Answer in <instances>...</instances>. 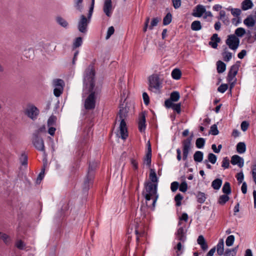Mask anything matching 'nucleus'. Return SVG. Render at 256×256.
<instances>
[{"label": "nucleus", "instance_id": "21", "mask_svg": "<svg viewBox=\"0 0 256 256\" xmlns=\"http://www.w3.org/2000/svg\"><path fill=\"white\" fill-rule=\"evenodd\" d=\"M254 6L251 0H244L242 2V9L243 10H246L251 9Z\"/></svg>", "mask_w": 256, "mask_h": 256}, {"label": "nucleus", "instance_id": "3", "mask_svg": "<svg viewBox=\"0 0 256 256\" xmlns=\"http://www.w3.org/2000/svg\"><path fill=\"white\" fill-rule=\"evenodd\" d=\"M97 166L98 162H90L88 163V168L87 174L84 179L82 186V190L85 194L87 193L90 184H92L93 180L94 178L95 170Z\"/></svg>", "mask_w": 256, "mask_h": 256}, {"label": "nucleus", "instance_id": "57", "mask_svg": "<svg viewBox=\"0 0 256 256\" xmlns=\"http://www.w3.org/2000/svg\"><path fill=\"white\" fill-rule=\"evenodd\" d=\"M142 98L144 102V104L148 106L150 104V98L146 92H144L142 94Z\"/></svg>", "mask_w": 256, "mask_h": 256}, {"label": "nucleus", "instance_id": "64", "mask_svg": "<svg viewBox=\"0 0 256 256\" xmlns=\"http://www.w3.org/2000/svg\"><path fill=\"white\" fill-rule=\"evenodd\" d=\"M193 138V134L192 133L191 135L187 138L186 140H184L182 142V144H186L189 146H190L191 141Z\"/></svg>", "mask_w": 256, "mask_h": 256}, {"label": "nucleus", "instance_id": "50", "mask_svg": "<svg viewBox=\"0 0 256 256\" xmlns=\"http://www.w3.org/2000/svg\"><path fill=\"white\" fill-rule=\"evenodd\" d=\"M63 92V87H55L54 90V94L56 97H59Z\"/></svg>", "mask_w": 256, "mask_h": 256}, {"label": "nucleus", "instance_id": "12", "mask_svg": "<svg viewBox=\"0 0 256 256\" xmlns=\"http://www.w3.org/2000/svg\"><path fill=\"white\" fill-rule=\"evenodd\" d=\"M239 65L235 64L231 66L230 70L228 72L227 80L228 82L233 80L234 78L237 74L238 70Z\"/></svg>", "mask_w": 256, "mask_h": 256}, {"label": "nucleus", "instance_id": "45", "mask_svg": "<svg viewBox=\"0 0 256 256\" xmlns=\"http://www.w3.org/2000/svg\"><path fill=\"white\" fill-rule=\"evenodd\" d=\"M234 241V236L233 235H230V236H228L226 239V245L228 246H230L233 244Z\"/></svg>", "mask_w": 256, "mask_h": 256}, {"label": "nucleus", "instance_id": "54", "mask_svg": "<svg viewBox=\"0 0 256 256\" xmlns=\"http://www.w3.org/2000/svg\"><path fill=\"white\" fill-rule=\"evenodd\" d=\"M114 27L113 26H111L109 27L108 30V31H107L106 39V40L109 39L110 38V37L114 34Z\"/></svg>", "mask_w": 256, "mask_h": 256}, {"label": "nucleus", "instance_id": "13", "mask_svg": "<svg viewBox=\"0 0 256 256\" xmlns=\"http://www.w3.org/2000/svg\"><path fill=\"white\" fill-rule=\"evenodd\" d=\"M206 12L205 7L201 4L197 5L193 10L192 15L195 17L200 18Z\"/></svg>", "mask_w": 256, "mask_h": 256}, {"label": "nucleus", "instance_id": "34", "mask_svg": "<svg viewBox=\"0 0 256 256\" xmlns=\"http://www.w3.org/2000/svg\"><path fill=\"white\" fill-rule=\"evenodd\" d=\"M246 33V30L243 28H238L234 32V35L238 38V37H242Z\"/></svg>", "mask_w": 256, "mask_h": 256}, {"label": "nucleus", "instance_id": "55", "mask_svg": "<svg viewBox=\"0 0 256 256\" xmlns=\"http://www.w3.org/2000/svg\"><path fill=\"white\" fill-rule=\"evenodd\" d=\"M230 11L233 16L240 17L239 16L241 14V10L240 9L230 8Z\"/></svg>", "mask_w": 256, "mask_h": 256}, {"label": "nucleus", "instance_id": "17", "mask_svg": "<svg viewBox=\"0 0 256 256\" xmlns=\"http://www.w3.org/2000/svg\"><path fill=\"white\" fill-rule=\"evenodd\" d=\"M114 132L116 136L118 138H121L123 140H125L128 136V129H116Z\"/></svg>", "mask_w": 256, "mask_h": 256}, {"label": "nucleus", "instance_id": "32", "mask_svg": "<svg viewBox=\"0 0 256 256\" xmlns=\"http://www.w3.org/2000/svg\"><path fill=\"white\" fill-rule=\"evenodd\" d=\"M204 154L200 151H196L194 155V159L196 162H200L203 160Z\"/></svg>", "mask_w": 256, "mask_h": 256}, {"label": "nucleus", "instance_id": "9", "mask_svg": "<svg viewBox=\"0 0 256 256\" xmlns=\"http://www.w3.org/2000/svg\"><path fill=\"white\" fill-rule=\"evenodd\" d=\"M24 113L28 118L34 120L39 114L40 110L36 106L31 105L26 110Z\"/></svg>", "mask_w": 256, "mask_h": 256}, {"label": "nucleus", "instance_id": "53", "mask_svg": "<svg viewBox=\"0 0 256 256\" xmlns=\"http://www.w3.org/2000/svg\"><path fill=\"white\" fill-rule=\"evenodd\" d=\"M188 190V184L186 181L182 182L180 184H179V190L182 192H185Z\"/></svg>", "mask_w": 256, "mask_h": 256}, {"label": "nucleus", "instance_id": "63", "mask_svg": "<svg viewBox=\"0 0 256 256\" xmlns=\"http://www.w3.org/2000/svg\"><path fill=\"white\" fill-rule=\"evenodd\" d=\"M211 41L212 42H220V38L218 37V34H214L212 35L210 38Z\"/></svg>", "mask_w": 256, "mask_h": 256}, {"label": "nucleus", "instance_id": "38", "mask_svg": "<svg viewBox=\"0 0 256 256\" xmlns=\"http://www.w3.org/2000/svg\"><path fill=\"white\" fill-rule=\"evenodd\" d=\"M0 239H1L6 244H8L10 240V238L8 235L0 232Z\"/></svg>", "mask_w": 256, "mask_h": 256}, {"label": "nucleus", "instance_id": "41", "mask_svg": "<svg viewBox=\"0 0 256 256\" xmlns=\"http://www.w3.org/2000/svg\"><path fill=\"white\" fill-rule=\"evenodd\" d=\"M205 144V140L204 138H200L196 139V146L198 148L204 147Z\"/></svg>", "mask_w": 256, "mask_h": 256}, {"label": "nucleus", "instance_id": "16", "mask_svg": "<svg viewBox=\"0 0 256 256\" xmlns=\"http://www.w3.org/2000/svg\"><path fill=\"white\" fill-rule=\"evenodd\" d=\"M256 22V20L252 15L248 16L244 20V24L248 28L253 27Z\"/></svg>", "mask_w": 256, "mask_h": 256}, {"label": "nucleus", "instance_id": "18", "mask_svg": "<svg viewBox=\"0 0 256 256\" xmlns=\"http://www.w3.org/2000/svg\"><path fill=\"white\" fill-rule=\"evenodd\" d=\"M176 236L177 238L180 242H184L186 239V232L184 231V229L182 227L180 228L176 232Z\"/></svg>", "mask_w": 256, "mask_h": 256}, {"label": "nucleus", "instance_id": "22", "mask_svg": "<svg viewBox=\"0 0 256 256\" xmlns=\"http://www.w3.org/2000/svg\"><path fill=\"white\" fill-rule=\"evenodd\" d=\"M216 70L218 74H222L224 72L226 69V64L224 62H222V60H218L216 62Z\"/></svg>", "mask_w": 256, "mask_h": 256}, {"label": "nucleus", "instance_id": "24", "mask_svg": "<svg viewBox=\"0 0 256 256\" xmlns=\"http://www.w3.org/2000/svg\"><path fill=\"white\" fill-rule=\"evenodd\" d=\"M56 116L54 115H52L48 120V128H54V126H56Z\"/></svg>", "mask_w": 256, "mask_h": 256}, {"label": "nucleus", "instance_id": "35", "mask_svg": "<svg viewBox=\"0 0 256 256\" xmlns=\"http://www.w3.org/2000/svg\"><path fill=\"white\" fill-rule=\"evenodd\" d=\"M197 201L200 204L204 203L206 200V194L204 192H198L196 194Z\"/></svg>", "mask_w": 256, "mask_h": 256}, {"label": "nucleus", "instance_id": "7", "mask_svg": "<svg viewBox=\"0 0 256 256\" xmlns=\"http://www.w3.org/2000/svg\"><path fill=\"white\" fill-rule=\"evenodd\" d=\"M240 40L234 34H230L228 36L226 40V44L228 48L234 50H236L240 45Z\"/></svg>", "mask_w": 256, "mask_h": 256}, {"label": "nucleus", "instance_id": "2", "mask_svg": "<svg viewBox=\"0 0 256 256\" xmlns=\"http://www.w3.org/2000/svg\"><path fill=\"white\" fill-rule=\"evenodd\" d=\"M94 0H92L91 4L89 8L88 12L86 17L84 15L82 14L80 16L78 24V29L80 32L86 34L88 31V26L92 18L94 12Z\"/></svg>", "mask_w": 256, "mask_h": 256}, {"label": "nucleus", "instance_id": "15", "mask_svg": "<svg viewBox=\"0 0 256 256\" xmlns=\"http://www.w3.org/2000/svg\"><path fill=\"white\" fill-rule=\"evenodd\" d=\"M146 112H142L139 114L138 124V128H146Z\"/></svg>", "mask_w": 256, "mask_h": 256}, {"label": "nucleus", "instance_id": "51", "mask_svg": "<svg viewBox=\"0 0 256 256\" xmlns=\"http://www.w3.org/2000/svg\"><path fill=\"white\" fill-rule=\"evenodd\" d=\"M222 166L224 169L228 168L230 167V160L228 157L223 158Z\"/></svg>", "mask_w": 256, "mask_h": 256}, {"label": "nucleus", "instance_id": "20", "mask_svg": "<svg viewBox=\"0 0 256 256\" xmlns=\"http://www.w3.org/2000/svg\"><path fill=\"white\" fill-rule=\"evenodd\" d=\"M165 106L168 108H172L174 112H176L177 114H180L181 112V103L174 104L172 103L170 104H164Z\"/></svg>", "mask_w": 256, "mask_h": 256}, {"label": "nucleus", "instance_id": "40", "mask_svg": "<svg viewBox=\"0 0 256 256\" xmlns=\"http://www.w3.org/2000/svg\"><path fill=\"white\" fill-rule=\"evenodd\" d=\"M151 161H152V152H147L145 158H144V162L146 163V164L150 167L151 166Z\"/></svg>", "mask_w": 256, "mask_h": 256}, {"label": "nucleus", "instance_id": "49", "mask_svg": "<svg viewBox=\"0 0 256 256\" xmlns=\"http://www.w3.org/2000/svg\"><path fill=\"white\" fill-rule=\"evenodd\" d=\"M228 86L226 84H222L218 88V91L221 93L224 92L228 88Z\"/></svg>", "mask_w": 256, "mask_h": 256}, {"label": "nucleus", "instance_id": "42", "mask_svg": "<svg viewBox=\"0 0 256 256\" xmlns=\"http://www.w3.org/2000/svg\"><path fill=\"white\" fill-rule=\"evenodd\" d=\"M222 55L224 60L226 62H229L232 58V54L230 52H222Z\"/></svg>", "mask_w": 256, "mask_h": 256}, {"label": "nucleus", "instance_id": "5", "mask_svg": "<svg viewBox=\"0 0 256 256\" xmlns=\"http://www.w3.org/2000/svg\"><path fill=\"white\" fill-rule=\"evenodd\" d=\"M124 106V104H120L119 106L120 110L116 118V120L120 122L118 128H127L125 119L128 116L130 107L128 106V103H126Z\"/></svg>", "mask_w": 256, "mask_h": 256}, {"label": "nucleus", "instance_id": "8", "mask_svg": "<svg viewBox=\"0 0 256 256\" xmlns=\"http://www.w3.org/2000/svg\"><path fill=\"white\" fill-rule=\"evenodd\" d=\"M148 90H152V88L158 90L162 88L160 82V78L157 75L152 74L148 78Z\"/></svg>", "mask_w": 256, "mask_h": 256}, {"label": "nucleus", "instance_id": "29", "mask_svg": "<svg viewBox=\"0 0 256 256\" xmlns=\"http://www.w3.org/2000/svg\"><path fill=\"white\" fill-rule=\"evenodd\" d=\"M56 22L58 24L64 28H67L68 26V22L61 16L56 17Z\"/></svg>", "mask_w": 256, "mask_h": 256}, {"label": "nucleus", "instance_id": "14", "mask_svg": "<svg viewBox=\"0 0 256 256\" xmlns=\"http://www.w3.org/2000/svg\"><path fill=\"white\" fill-rule=\"evenodd\" d=\"M230 162L232 164H237L240 168H242L244 164V159L239 156L236 154L232 156Z\"/></svg>", "mask_w": 256, "mask_h": 256}, {"label": "nucleus", "instance_id": "6", "mask_svg": "<svg viewBox=\"0 0 256 256\" xmlns=\"http://www.w3.org/2000/svg\"><path fill=\"white\" fill-rule=\"evenodd\" d=\"M144 187L147 193L156 194V198H154L152 202V206L154 207L158 198V195L157 194L158 184L147 182L144 183Z\"/></svg>", "mask_w": 256, "mask_h": 256}, {"label": "nucleus", "instance_id": "27", "mask_svg": "<svg viewBox=\"0 0 256 256\" xmlns=\"http://www.w3.org/2000/svg\"><path fill=\"white\" fill-rule=\"evenodd\" d=\"M150 180V182L158 184V178L156 174V172L154 169L150 168V173L149 176Z\"/></svg>", "mask_w": 256, "mask_h": 256}, {"label": "nucleus", "instance_id": "25", "mask_svg": "<svg viewBox=\"0 0 256 256\" xmlns=\"http://www.w3.org/2000/svg\"><path fill=\"white\" fill-rule=\"evenodd\" d=\"M222 180L220 178H216L212 182V188L216 190H218L221 187L222 184Z\"/></svg>", "mask_w": 256, "mask_h": 256}, {"label": "nucleus", "instance_id": "59", "mask_svg": "<svg viewBox=\"0 0 256 256\" xmlns=\"http://www.w3.org/2000/svg\"><path fill=\"white\" fill-rule=\"evenodd\" d=\"M183 145V155L188 156V152L190 149V146L188 144H182Z\"/></svg>", "mask_w": 256, "mask_h": 256}, {"label": "nucleus", "instance_id": "10", "mask_svg": "<svg viewBox=\"0 0 256 256\" xmlns=\"http://www.w3.org/2000/svg\"><path fill=\"white\" fill-rule=\"evenodd\" d=\"M103 11L108 17H110L112 13V0H104Z\"/></svg>", "mask_w": 256, "mask_h": 256}, {"label": "nucleus", "instance_id": "61", "mask_svg": "<svg viewBox=\"0 0 256 256\" xmlns=\"http://www.w3.org/2000/svg\"><path fill=\"white\" fill-rule=\"evenodd\" d=\"M44 170H45V168H44H44L42 169L40 172L37 178V180H36L37 183L38 182V181L40 182L42 180L44 176Z\"/></svg>", "mask_w": 256, "mask_h": 256}, {"label": "nucleus", "instance_id": "43", "mask_svg": "<svg viewBox=\"0 0 256 256\" xmlns=\"http://www.w3.org/2000/svg\"><path fill=\"white\" fill-rule=\"evenodd\" d=\"M184 197L180 194H178L174 197V200L176 202V205L177 206H180L182 204L181 201Z\"/></svg>", "mask_w": 256, "mask_h": 256}, {"label": "nucleus", "instance_id": "48", "mask_svg": "<svg viewBox=\"0 0 256 256\" xmlns=\"http://www.w3.org/2000/svg\"><path fill=\"white\" fill-rule=\"evenodd\" d=\"M252 174L253 180L256 185V161L252 167Z\"/></svg>", "mask_w": 256, "mask_h": 256}, {"label": "nucleus", "instance_id": "39", "mask_svg": "<svg viewBox=\"0 0 256 256\" xmlns=\"http://www.w3.org/2000/svg\"><path fill=\"white\" fill-rule=\"evenodd\" d=\"M82 43V38L80 36L76 38L73 44V49L77 48L81 46Z\"/></svg>", "mask_w": 256, "mask_h": 256}, {"label": "nucleus", "instance_id": "58", "mask_svg": "<svg viewBox=\"0 0 256 256\" xmlns=\"http://www.w3.org/2000/svg\"><path fill=\"white\" fill-rule=\"evenodd\" d=\"M236 178L238 180V184L242 183L244 178V175L242 172L238 173L236 175Z\"/></svg>", "mask_w": 256, "mask_h": 256}, {"label": "nucleus", "instance_id": "56", "mask_svg": "<svg viewBox=\"0 0 256 256\" xmlns=\"http://www.w3.org/2000/svg\"><path fill=\"white\" fill-rule=\"evenodd\" d=\"M179 188V183L177 182H174L171 184L170 188L172 192H175Z\"/></svg>", "mask_w": 256, "mask_h": 256}, {"label": "nucleus", "instance_id": "11", "mask_svg": "<svg viewBox=\"0 0 256 256\" xmlns=\"http://www.w3.org/2000/svg\"><path fill=\"white\" fill-rule=\"evenodd\" d=\"M180 98V94L179 92L177 91H173L170 94V98L166 100L164 102V104H170L177 102Z\"/></svg>", "mask_w": 256, "mask_h": 256}, {"label": "nucleus", "instance_id": "44", "mask_svg": "<svg viewBox=\"0 0 256 256\" xmlns=\"http://www.w3.org/2000/svg\"><path fill=\"white\" fill-rule=\"evenodd\" d=\"M160 18L156 17L152 19L150 26L148 28L150 30H152L154 28V27L156 26L158 22H159Z\"/></svg>", "mask_w": 256, "mask_h": 256}, {"label": "nucleus", "instance_id": "33", "mask_svg": "<svg viewBox=\"0 0 256 256\" xmlns=\"http://www.w3.org/2000/svg\"><path fill=\"white\" fill-rule=\"evenodd\" d=\"M246 146L244 142H240L236 145V150L239 154H242L246 152Z\"/></svg>", "mask_w": 256, "mask_h": 256}, {"label": "nucleus", "instance_id": "60", "mask_svg": "<svg viewBox=\"0 0 256 256\" xmlns=\"http://www.w3.org/2000/svg\"><path fill=\"white\" fill-rule=\"evenodd\" d=\"M172 6L175 9L179 8L181 6V0H172Z\"/></svg>", "mask_w": 256, "mask_h": 256}, {"label": "nucleus", "instance_id": "62", "mask_svg": "<svg viewBox=\"0 0 256 256\" xmlns=\"http://www.w3.org/2000/svg\"><path fill=\"white\" fill-rule=\"evenodd\" d=\"M16 246L20 250H24L25 247V244L22 240H19L16 243Z\"/></svg>", "mask_w": 256, "mask_h": 256}, {"label": "nucleus", "instance_id": "4", "mask_svg": "<svg viewBox=\"0 0 256 256\" xmlns=\"http://www.w3.org/2000/svg\"><path fill=\"white\" fill-rule=\"evenodd\" d=\"M46 134V129H38L32 134V142L34 147L40 151H44V142L42 134Z\"/></svg>", "mask_w": 256, "mask_h": 256}, {"label": "nucleus", "instance_id": "19", "mask_svg": "<svg viewBox=\"0 0 256 256\" xmlns=\"http://www.w3.org/2000/svg\"><path fill=\"white\" fill-rule=\"evenodd\" d=\"M197 242L198 244L200 246L202 249L204 251H205L208 249V246L203 236L200 235L198 236L197 240Z\"/></svg>", "mask_w": 256, "mask_h": 256}, {"label": "nucleus", "instance_id": "37", "mask_svg": "<svg viewBox=\"0 0 256 256\" xmlns=\"http://www.w3.org/2000/svg\"><path fill=\"white\" fill-rule=\"evenodd\" d=\"M228 194H223L220 196L218 203L221 205L224 204L230 200V197L228 196Z\"/></svg>", "mask_w": 256, "mask_h": 256}, {"label": "nucleus", "instance_id": "46", "mask_svg": "<svg viewBox=\"0 0 256 256\" xmlns=\"http://www.w3.org/2000/svg\"><path fill=\"white\" fill-rule=\"evenodd\" d=\"M20 160L22 165L26 166L28 164V156L25 154L22 153L21 154Z\"/></svg>", "mask_w": 256, "mask_h": 256}, {"label": "nucleus", "instance_id": "31", "mask_svg": "<svg viewBox=\"0 0 256 256\" xmlns=\"http://www.w3.org/2000/svg\"><path fill=\"white\" fill-rule=\"evenodd\" d=\"M222 191L224 194H230L232 192L230 184L229 182H225L222 188Z\"/></svg>", "mask_w": 256, "mask_h": 256}, {"label": "nucleus", "instance_id": "47", "mask_svg": "<svg viewBox=\"0 0 256 256\" xmlns=\"http://www.w3.org/2000/svg\"><path fill=\"white\" fill-rule=\"evenodd\" d=\"M208 160L211 162L212 164H215L217 160L216 156L212 153H210L208 154Z\"/></svg>", "mask_w": 256, "mask_h": 256}, {"label": "nucleus", "instance_id": "26", "mask_svg": "<svg viewBox=\"0 0 256 256\" xmlns=\"http://www.w3.org/2000/svg\"><path fill=\"white\" fill-rule=\"evenodd\" d=\"M171 75L174 79L178 80L181 78L182 72L179 68H176L172 70Z\"/></svg>", "mask_w": 256, "mask_h": 256}, {"label": "nucleus", "instance_id": "1", "mask_svg": "<svg viewBox=\"0 0 256 256\" xmlns=\"http://www.w3.org/2000/svg\"><path fill=\"white\" fill-rule=\"evenodd\" d=\"M96 72L92 66H90L84 71L83 78L82 97L88 95L84 102L86 110L95 108L96 99L98 94V88L95 86Z\"/></svg>", "mask_w": 256, "mask_h": 256}, {"label": "nucleus", "instance_id": "28", "mask_svg": "<svg viewBox=\"0 0 256 256\" xmlns=\"http://www.w3.org/2000/svg\"><path fill=\"white\" fill-rule=\"evenodd\" d=\"M191 29L194 31H198L202 29L201 22L199 20H194L191 24Z\"/></svg>", "mask_w": 256, "mask_h": 256}, {"label": "nucleus", "instance_id": "52", "mask_svg": "<svg viewBox=\"0 0 256 256\" xmlns=\"http://www.w3.org/2000/svg\"><path fill=\"white\" fill-rule=\"evenodd\" d=\"M54 83L55 87L60 88L64 87V82L62 79H56L54 80Z\"/></svg>", "mask_w": 256, "mask_h": 256}, {"label": "nucleus", "instance_id": "30", "mask_svg": "<svg viewBox=\"0 0 256 256\" xmlns=\"http://www.w3.org/2000/svg\"><path fill=\"white\" fill-rule=\"evenodd\" d=\"M83 2L84 0H74V7L80 12L83 10Z\"/></svg>", "mask_w": 256, "mask_h": 256}, {"label": "nucleus", "instance_id": "36", "mask_svg": "<svg viewBox=\"0 0 256 256\" xmlns=\"http://www.w3.org/2000/svg\"><path fill=\"white\" fill-rule=\"evenodd\" d=\"M172 16L170 12L167 13L163 18V24L164 26L169 24L172 22Z\"/></svg>", "mask_w": 256, "mask_h": 256}, {"label": "nucleus", "instance_id": "23", "mask_svg": "<svg viewBox=\"0 0 256 256\" xmlns=\"http://www.w3.org/2000/svg\"><path fill=\"white\" fill-rule=\"evenodd\" d=\"M216 252L218 255L221 256L224 252V242L222 239H220L216 245Z\"/></svg>", "mask_w": 256, "mask_h": 256}]
</instances>
